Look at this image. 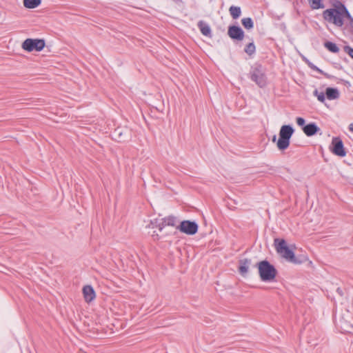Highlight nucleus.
Listing matches in <instances>:
<instances>
[{
  "label": "nucleus",
  "instance_id": "nucleus-1",
  "mask_svg": "<svg viewBox=\"0 0 353 353\" xmlns=\"http://www.w3.org/2000/svg\"><path fill=\"white\" fill-rule=\"evenodd\" d=\"M332 6L333 8L323 11V17L330 23H332L336 27H342L345 20L350 21L352 16L341 1H335Z\"/></svg>",
  "mask_w": 353,
  "mask_h": 353
},
{
  "label": "nucleus",
  "instance_id": "nucleus-2",
  "mask_svg": "<svg viewBox=\"0 0 353 353\" xmlns=\"http://www.w3.org/2000/svg\"><path fill=\"white\" fill-rule=\"evenodd\" d=\"M254 267L257 268L259 277L263 282L274 281L278 274L275 266L266 259L256 263Z\"/></svg>",
  "mask_w": 353,
  "mask_h": 353
},
{
  "label": "nucleus",
  "instance_id": "nucleus-3",
  "mask_svg": "<svg viewBox=\"0 0 353 353\" xmlns=\"http://www.w3.org/2000/svg\"><path fill=\"white\" fill-rule=\"evenodd\" d=\"M250 79L259 88H263L267 85L268 79L265 74V68L259 63H255L250 71Z\"/></svg>",
  "mask_w": 353,
  "mask_h": 353
},
{
  "label": "nucleus",
  "instance_id": "nucleus-4",
  "mask_svg": "<svg viewBox=\"0 0 353 353\" xmlns=\"http://www.w3.org/2000/svg\"><path fill=\"white\" fill-rule=\"evenodd\" d=\"M294 132V129L292 125H283L279 130V139L276 142V146L281 151L288 149L290 144V139Z\"/></svg>",
  "mask_w": 353,
  "mask_h": 353
},
{
  "label": "nucleus",
  "instance_id": "nucleus-5",
  "mask_svg": "<svg viewBox=\"0 0 353 353\" xmlns=\"http://www.w3.org/2000/svg\"><path fill=\"white\" fill-rule=\"evenodd\" d=\"M46 46V41L43 39L28 38L23 41L21 48L26 52H40Z\"/></svg>",
  "mask_w": 353,
  "mask_h": 353
},
{
  "label": "nucleus",
  "instance_id": "nucleus-6",
  "mask_svg": "<svg viewBox=\"0 0 353 353\" xmlns=\"http://www.w3.org/2000/svg\"><path fill=\"white\" fill-rule=\"evenodd\" d=\"M176 230L181 233L192 236L197 233L199 225L195 221L183 220L179 222L176 226Z\"/></svg>",
  "mask_w": 353,
  "mask_h": 353
},
{
  "label": "nucleus",
  "instance_id": "nucleus-7",
  "mask_svg": "<svg viewBox=\"0 0 353 353\" xmlns=\"http://www.w3.org/2000/svg\"><path fill=\"white\" fill-rule=\"evenodd\" d=\"M228 35L234 41H241L244 39L245 32L239 25H230Z\"/></svg>",
  "mask_w": 353,
  "mask_h": 353
},
{
  "label": "nucleus",
  "instance_id": "nucleus-8",
  "mask_svg": "<svg viewBox=\"0 0 353 353\" xmlns=\"http://www.w3.org/2000/svg\"><path fill=\"white\" fill-rule=\"evenodd\" d=\"M330 150L333 154L341 157L346 155L343 143L339 137H334L332 140Z\"/></svg>",
  "mask_w": 353,
  "mask_h": 353
},
{
  "label": "nucleus",
  "instance_id": "nucleus-9",
  "mask_svg": "<svg viewBox=\"0 0 353 353\" xmlns=\"http://www.w3.org/2000/svg\"><path fill=\"white\" fill-rule=\"evenodd\" d=\"M112 135L114 140L118 142H125L129 137L130 131L126 128L117 127L114 129Z\"/></svg>",
  "mask_w": 353,
  "mask_h": 353
},
{
  "label": "nucleus",
  "instance_id": "nucleus-10",
  "mask_svg": "<svg viewBox=\"0 0 353 353\" xmlns=\"http://www.w3.org/2000/svg\"><path fill=\"white\" fill-rule=\"evenodd\" d=\"M278 254H281L282 257L286 259L288 261L297 264L300 263L301 261L297 260L296 258L294 251L289 248L288 245L286 248L281 250Z\"/></svg>",
  "mask_w": 353,
  "mask_h": 353
},
{
  "label": "nucleus",
  "instance_id": "nucleus-11",
  "mask_svg": "<svg viewBox=\"0 0 353 353\" xmlns=\"http://www.w3.org/2000/svg\"><path fill=\"white\" fill-rule=\"evenodd\" d=\"M278 254H281L282 257L286 259L288 261L297 264L300 263L301 261L297 260L296 258L294 251L289 248L288 245L286 248L281 250Z\"/></svg>",
  "mask_w": 353,
  "mask_h": 353
},
{
  "label": "nucleus",
  "instance_id": "nucleus-12",
  "mask_svg": "<svg viewBox=\"0 0 353 353\" xmlns=\"http://www.w3.org/2000/svg\"><path fill=\"white\" fill-rule=\"evenodd\" d=\"M82 292L85 301L88 303L92 302L96 297V292L94 288L90 285L83 286Z\"/></svg>",
  "mask_w": 353,
  "mask_h": 353
},
{
  "label": "nucleus",
  "instance_id": "nucleus-13",
  "mask_svg": "<svg viewBox=\"0 0 353 353\" xmlns=\"http://www.w3.org/2000/svg\"><path fill=\"white\" fill-rule=\"evenodd\" d=\"M250 264L251 259H250L245 258L239 261L238 271L242 276L245 277L247 276Z\"/></svg>",
  "mask_w": 353,
  "mask_h": 353
},
{
  "label": "nucleus",
  "instance_id": "nucleus-14",
  "mask_svg": "<svg viewBox=\"0 0 353 353\" xmlns=\"http://www.w3.org/2000/svg\"><path fill=\"white\" fill-rule=\"evenodd\" d=\"M177 218L174 215H170L166 217H164L161 219V225L160 227V232L163 230V229L165 226H172V227H176L178 225L176 223H178Z\"/></svg>",
  "mask_w": 353,
  "mask_h": 353
},
{
  "label": "nucleus",
  "instance_id": "nucleus-15",
  "mask_svg": "<svg viewBox=\"0 0 353 353\" xmlns=\"http://www.w3.org/2000/svg\"><path fill=\"white\" fill-rule=\"evenodd\" d=\"M197 26L203 35L209 38L212 37L211 28L205 21L202 20L199 21L197 23Z\"/></svg>",
  "mask_w": 353,
  "mask_h": 353
},
{
  "label": "nucleus",
  "instance_id": "nucleus-16",
  "mask_svg": "<svg viewBox=\"0 0 353 353\" xmlns=\"http://www.w3.org/2000/svg\"><path fill=\"white\" fill-rule=\"evenodd\" d=\"M296 124L301 127L303 132L309 137V123H306L305 119L303 117H298L296 118Z\"/></svg>",
  "mask_w": 353,
  "mask_h": 353
},
{
  "label": "nucleus",
  "instance_id": "nucleus-17",
  "mask_svg": "<svg viewBox=\"0 0 353 353\" xmlns=\"http://www.w3.org/2000/svg\"><path fill=\"white\" fill-rule=\"evenodd\" d=\"M274 245L277 253L288 245L287 241L284 239L281 238H275Z\"/></svg>",
  "mask_w": 353,
  "mask_h": 353
},
{
  "label": "nucleus",
  "instance_id": "nucleus-18",
  "mask_svg": "<svg viewBox=\"0 0 353 353\" xmlns=\"http://www.w3.org/2000/svg\"><path fill=\"white\" fill-rule=\"evenodd\" d=\"M325 94L329 100L336 99L340 96L338 89L333 88H327L325 90Z\"/></svg>",
  "mask_w": 353,
  "mask_h": 353
},
{
  "label": "nucleus",
  "instance_id": "nucleus-19",
  "mask_svg": "<svg viewBox=\"0 0 353 353\" xmlns=\"http://www.w3.org/2000/svg\"><path fill=\"white\" fill-rule=\"evenodd\" d=\"M41 3V0H23V6L26 8L33 9Z\"/></svg>",
  "mask_w": 353,
  "mask_h": 353
},
{
  "label": "nucleus",
  "instance_id": "nucleus-20",
  "mask_svg": "<svg viewBox=\"0 0 353 353\" xmlns=\"http://www.w3.org/2000/svg\"><path fill=\"white\" fill-rule=\"evenodd\" d=\"M229 12L233 19H237L241 14V10L239 6H230Z\"/></svg>",
  "mask_w": 353,
  "mask_h": 353
},
{
  "label": "nucleus",
  "instance_id": "nucleus-21",
  "mask_svg": "<svg viewBox=\"0 0 353 353\" xmlns=\"http://www.w3.org/2000/svg\"><path fill=\"white\" fill-rule=\"evenodd\" d=\"M325 8L323 0H310V8L313 10L323 9Z\"/></svg>",
  "mask_w": 353,
  "mask_h": 353
},
{
  "label": "nucleus",
  "instance_id": "nucleus-22",
  "mask_svg": "<svg viewBox=\"0 0 353 353\" xmlns=\"http://www.w3.org/2000/svg\"><path fill=\"white\" fill-rule=\"evenodd\" d=\"M324 46L327 50L333 53H337L339 51V48L337 45L331 41H325L324 43Z\"/></svg>",
  "mask_w": 353,
  "mask_h": 353
},
{
  "label": "nucleus",
  "instance_id": "nucleus-23",
  "mask_svg": "<svg viewBox=\"0 0 353 353\" xmlns=\"http://www.w3.org/2000/svg\"><path fill=\"white\" fill-rule=\"evenodd\" d=\"M241 23L246 30H250L254 28V22L252 18L250 17L242 19Z\"/></svg>",
  "mask_w": 353,
  "mask_h": 353
},
{
  "label": "nucleus",
  "instance_id": "nucleus-24",
  "mask_svg": "<svg viewBox=\"0 0 353 353\" xmlns=\"http://www.w3.org/2000/svg\"><path fill=\"white\" fill-rule=\"evenodd\" d=\"M244 52L249 56H252L256 52V46L253 41L247 44L244 48Z\"/></svg>",
  "mask_w": 353,
  "mask_h": 353
},
{
  "label": "nucleus",
  "instance_id": "nucleus-25",
  "mask_svg": "<svg viewBox=\"0 0 353 353\" xmlns=\"http://www.w3.org/2000/svg\"><path fill=\"white\" fill-rule=\"evenodd\" d=\"M161 225V219L159 220L158 219H154L153 220H151L150 223L146 226V228H157L159 229V230L160 231V227Z\"/></svg>",
  "mask_w": 353,
  "mask_h": 353
},
{
  "label": "nucleus",
  "instance_id": "nucleus-26",
  "mask_svg": "<svg viewBox=\"0 0 353 353\" xmlns=\"http://www.w3.org/2000/svg\"><path fill=\"white\" fill-rule=\"evenodd\" d=\"M319 132L320 134H322L320 128L315 123H310V137Z\"/></svg>",
  "mask_w": 353,
  "mask_h": 353
},
{
  "label": "nucleus",
  "instance_id": "nucleus-27",
  "mask_svg": "<svg viewBox=\"0 0 353 353\" xmlns=\"http://www.w3.org/2000/svg\"><path fill=\"white\" fill-rule=\"evenodd\" d=\"M314 94L317 97L319 101L323 102L325 101V94L323 92H318L317 90H315Z\"/></svg>",
  "mask_w": 353,
  "mask_h": 353
},
{
  "label": "nucleus",
  "instance_id": "nucleus-28",
  "mask_svg": "<svg viewBox=\"0 0 353 353\" xmlns=\"http://www.w3.org/2000/svg\"><path fill=\"white\" fill-rule=\"evenodd\" d=\"M344 50L345 52L353 59V48H350V46H345Z\"/></svg>",
  "mask_w": 353,
  "mask_h": 353
},
{
  "label": "nucleus",
  "instance_id": "nucleus-29",
  "mask_svg": "<svg viewBox=\"0 0 353 353\" xmlns=\"http://www.w3.org/2000/svg\"><path fill=\"white\" fill-rule=\"evenodd\" d=\"M310 68L314 70H316V71H318L321 74H323L325 75H326L325 73H323V72L322 70H321L319 68H318L316 65H313L312 63H310Z\"/></svg>",
  "mask_w": 353,
  "mask_h": 353
},
{
  "label": "nucleus",
  "instance_id": "nucleus-30",
  "mask_svg": "<svg viewBox=\"0 0 353 353\" xmlns=\"http://www.w3.org/2000/svg\"><path fill=\"white\" fill-rule=\"evenodd\" d=\"M152 236L154 241H158L160 239V236L159 235V234L156 233V232H154Z\"/></svg>",
  "mask_w": 353,
  "mask_h": 353
},
{
  "label": "nucleus",
  "instance_id": "nucleus-31",
  "mask_svg": "<svg viewBox=\"0 0 353 353\" xmlns=\"http://www.w3.org/2000/svg\"><path fill=\"white\" fill-rule=\"evenodd\" d=\"M349 24H350V26L353 28V17H351V18L349 21Z\"/></svg>",
  "mask_w": 353,
  "mask_h": 353
},
{
  "label": "nucleus",
  "instance_id": "nucleus-32",
  "mask_svg": "<svg viewBox=\"0 0 353 353\" xmlns=\"http://www.w3.org/2000/svg\"><path fill=\"white\" fill-rule=\"evenodd\" d=\"M348 128L350 131L353 132V123H350Z\"/></svg>",
  "mask_w": 353,
  "mask_h": 353
},
{
  "label": "nucleus",
  "instance_id": "nucleus-33",
  "mask_svg": "<svg viewBox=\"0 0 353 353\" xmlns=\"http://www.w3.org/2000/svg\"><path fill=\"white\" fill-rule=\"evenodd\" d=\"M272 142H275L276 141V135H274L272 139Z\"/></svg>",
  "mask_w": 353,
  "mask_h": 353
},
{
  "label": "nucleus",
  "instance_id": "nucleus-34",
  "mask_svg": "<svg viewBox=\"0 0 353 353\" xmlns=\"http://www.w3.org/2000/svg\"><path fill=\"white\" fill-rule=\"evenodd\" d=\"M304 60L305 63H307L309 65V59H307V58H304Z\"/></svg>",
  "mask_w": 353,
  "mask_h": 353
},
{
  "label": "nucleus",
  "instance_id": "nucleus-35",
  "mask_svg": "<svg viewBox=\"0 0 353 353\" xmlns=\"http://www.w3.org/2000/svg\"><path fill=\"white\" fill-rule=\"evenodd\" d=\"M306 194H307V196H309V191L308 190H307Z\"/></svg>",
  "mask_w": 353,
  "mask_h": 353
}]
</instances>
